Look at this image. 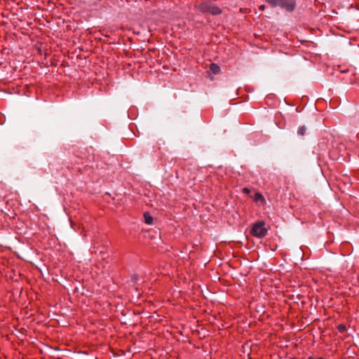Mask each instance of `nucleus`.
Here are the masks:
<instances>
[{
    "instance_id": "obj_1",
    "label": "nucleus",
    "mask_w": 359,
    "mask_h": 359,
    "mask_svg": "<svg viewBox=\"0 0 359 359\" xmlns=\"http://www.w3.org/2000/svg\"><path fill=\"white\" fill-rule=\"evenodd\" d=\"M195 7L202 13H209L212 15H217L222 13V8L210 1H205L196 4Z\"/></svg>"
},
{
    "instance_id": "obj_2",
    "label": "nucleus",
    "mask_w": 359,
    "mask_h": 359,
    "mask_svg": "<svg viewBox=\"0 0 359 359\" xmlns=\"http://www.w3.org/2000/svg\"><path fill=\"white\" fill-rule=\"evenodd\" d=\"M266 1L272 7L279 6L288 12L293 11L296 6L294 0H266Z\"/></svg>"
},
{
    "instance_id": "obj_3",
    "label": "nucleus",
    "mask_w": 359,
    "mask_h": 359,
    "mask_svg": "<svg viewBox=\"0 0 359 359\" xmlns=\"http://www.w3.org/2000/svg\"><path fill=\"white\" fill-rule=\"evenodd\" d=\"M268 230L265 228V222L259 221L253 224L250 234L257 238H263L267 234Z\"/></svg>"
},
{
    "instance_id": "obj_4",
    "label": "nucleus",
    "mask_w": 359,
    "mask_h": 359,
    "mask_svg": "<svg viewBox=\"0 0 359 359\" xmlns=\"http://www.w3.org/2000/svg\"><path fill=\"white\" fill-rule=\"evenodd\" d=\"M144 222L147 224H151L154 221L153 217L150 215L149 212H145L143 215Z\"/></svg>"
},
{
    "instance_id": "obj_5",
    "label": "nucleus",
    "mask_w": 359,
    "mask_h": 359,
    "mask_svg": "<svg viewBox=\"0 0 359 359\" xmlns=\"http://www.w3.org/2000/svg\"><path fill=\"white\" fill-rule=\"evenodd\" d=\"M210 69L214 74H217L220 72V67L215 63H211L210 65Z\"/></svg>"
},
{
    "instance_id": "obj_6",
    "label": "nucleus",
    "mask_w": 359,
    "mask_h": 359,
    "mask_svg": "<svg viewBox=\"0 0 359 359\" xmlns=\"http://www.w3.org/2000/svg\"><path fill=\"white\" fill-rule=\"evenodd\" d=\"M253 200L256 203H257V202L265 203L264 197L263 196V195L261 193H259V192L256 193L254 195Z\"/></svg>"
},
{
    "instance_id": "obj_7",
    "label": "nucleus",
    "mask_w": 359,
    "mask_h": 359,
    "mask_svg": "<svg viewBox=\"0 0 359 359\" xmlns=\"http://www.w3.org/2000/svg\"><path fill=\"white\" fill-rule=\"evenodd\" d=\"M306 130L305 126H300L297 130V134L300 136H304L306 134Z\"/></svg>"
},
{
    "instance_id": "obj_8",
    "label": "nucleus",
    "mask_w": 359,
    "mask_h": 359,
    "mask_svg": "<svg viewBox=\"0 0 359 359\" xmlns=\"http://www.w3.org/2000/svg\"><path fill=\"white\" fill-rule=\"evenodd\" d=\"M337 330L339 332L341 333H343L346 330V327L345 325L344 324H339L338 326H337Z\"/></svg>"
},
{
    "instance_id": "obj_9",
    "label": "nucleus",
    "mask_w": 359,
    "mask_h": 359,
    "mask_svg": "<svg viewBox=\"0 0 359 359\" xmlns=\"http://www.w3.org/2000/svg\"><path fill=\"white\" fill-rule=\"evenodd\" d=\"M243 193L248 194L250 193V190L248 188H243Z\"/></svg>"
},
{
    "instance_id": "obj_10",
    "label": "nucleus",
    "mask_w": 359,
    "mask_h": 359,
    "mask_svg": "<svg viewBox=\"0 0 359 359\" xmlns=\"http://www.w3.org/2000/svg\"><path fill=\"white\" fill-rule=\"evenodd\" d=\"M259 10L261 11H264L265 9V6L264 5H262L259 7Z\"/></svg>"
},
{
    "instance_id": "obj_11",
    "label": "nucleus",
    "mask_w": 359,
    "mask_h": 359,
    "mask_svg": "<svg viewBox=\"0 0 359 359\" xmlns=\"http://www.w3.org/2000/svg\"><path fill=\"white\" fill-rule=\"evenodd\" d=\"M291 359H296V358H292Z\"/></svg>"
}]
</instances>
